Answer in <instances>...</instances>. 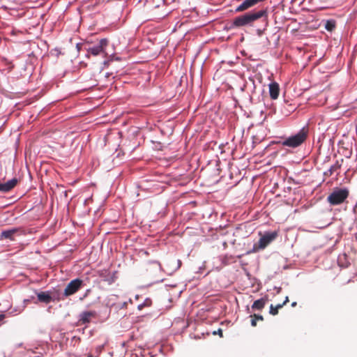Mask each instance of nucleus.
I'll list each match as a JSON object with an SVG mask.
<instances>
[{
    "label": "nucleus",
    "mask_w": 357,
    "mask_h": 357,
    "mask_svg": "<svg viewBox=\"0 0 357 357\" xmlns=\"http://www.w3.org/2000/svg\"><path fill=\"white\" fill-rule=\"evenodd\" d=\"M263 18L264 22H267V12L265 10H260L257 12L246 13L240 16L236 17L231 24L230 28H239L245 26H252L253 23Z\"/></svg>",
    "instance_id": "1"
},
{
    "label": "nucleus",
    "mask_w": 357,
    "mask_h": 357,
    "mask_svg": "<svg viewBox=\"0 0 357 357\" xmlns=\"http://www.w3.org/2000/svg\"><path fill=\"white\" fill-rule=\"evenodd\" d=\"M307 130L303 128L297 134L284 140L282 144L284 146L296 148L301 146L307 139Z\"/></svg>",
    "instance_id": "2"
},
{
    "label": "nucleus",
    "mask_w": 357,
    "mask_h": 357,
    "mask_svg": "<svg viewBox=\"0 0 357 357\" xmlns=\"http://www.w3.org/2000/svg\"><path fill=\"white\" fill-rule=\"evenodd\" d=\"M349 191L347 188H335L328 196V202L333 206L342 204L349 197Z\"/></svg>",
    "instance_id": "3"
},
{
    "label": "nucleus",
    "mask_w": 357,
    "mask_h": 357,
    "mask_svg": "<svg viewBox=\"0 0 357 357\" xmlns=\"http://www.w3.org/2000/svg\"><path fill=\"white\" fill-rule=\"evenodd\" d=\"M278 236V232L277 231L266 232L265 234L259 238L258 243L254 244L252 250L248 251V254L257 252L260 250H264L270 243L274 241Z\"/></svg>",
    "instance_id": "4"
},
{
    "label": "nucleus",
    "mask_w": 357,
    "mask_h": 357,
    "mask_svg": "<svg viewBox=\"0 0 357 357\" xmlns=\"http://www.w3.org/2000/svg\"><path fill=\"white\" fill-rule=\"evenodd\" d=\"M83 281L80 279L71 280L64 289L63 295L66 297L75 294L82 286Z\"/></svg>",
    "instance_id": "5"
},
{
    "label": "nucleus",
    "mask_w": 357,
    "mask_h": 357,
    "mask_svg": "<svg viewBox=\"0 0 357 357\" xmlns=\"http://www.w3.org/2000/svg\"><path fill=\"white\" fill-rule=\"evenodd\" d=\"M108 45V40L106 38L101 39L98 44L87 49L88 53L93 54V56H98L102 52Z\"/></svg>",
    "instance_id": "6"
},
{
    "label": "nucleus",
    "mask_w": 357,
    "mask_h": 357,
    "mask_svg": "<svg viewBox=\"0 0 357 357\" xmlns=\"http://www.w3.org/2000/svg\"><path fill=\"white\" fill-rule=\"evenodd\" d=\"M96 315V312H92V311L83 312L79 316V325H83V324L90 323L91 318L95 317Z\"/></svg>",
    "instance_id": "7"
},
{
    "label": "nucleus",
    "mask_w": 357,
    "mask_h": 357,
    "mask_svg": "<svg viewBox=\"0 0 357 357\" xmlns=\"http://www.w3.org/2000/svg\"><path fill=\"white\" fill-rule=\"evenodd\" d=\"M20 231H22L21 228H13L11 229L4 230L1 232V238L14 241V235L19 233Z\"/></svg>",
    "instance_id": "8"
},
{
    "label": "nucleus",
    "mask_w": 357,
    "mask_h": 357,
    "mask_svg": "<svg viewBox=\"0 0 357 357\" xmlns=\"http://www.w3.org/2000/svg\"><path fill=\"white\" fill-rule=\"evenodd\" d=\"M269 94L273 100L278 98L280 93L279 84L277 82H272L269 84Z\"/></svg>",
    "instance_id": "9"
},
{
    "label": "nucleus",
    "mask_w": 357,
    "mask_h": 357,
    "mask_svg": "<svg viewBox=\"0 0 357 357\" xmlns=\"http://www.w3.org/2000/svg\"><path fill=\"white\" fill-rule=\"evenodd\" d=\"M38 300L46 304L50 303L52 301L51 293L50 291H40L37 294Z\"/></svg>",
    "instance_id": "10"
},
{
    "label": "nucleus",
    "mask_w": 357,
    "mask_h": 357,
    "mask_svg": "<svg viewBox=\"0 0 357 357\" xmlns=\"http://www.w3.org/2000/svg\"><path fill=\"white\" fill-rule=\"evenodd\" d=\"M267 298H261L255 301L252 305V309L261 310L264 307Z\"/></svg>",
    "instance_id": "11"
},
{
    "label": "nucleus",
    "mask_w": 357,
    "mask_h": 357,
    "mask_svg": "<svg viewBox=\"0 0 357 357\" xmlns=\"http://www.w3.org/2000/svg\"><path fill=\"white\" fill-rule=\"evenodd\" d=\"M341 165L339 164V162L337 161L334 165H333L330 169L328 170V172H325V175L326 176H331L335 172L338 170L340 168Z\"/></svg>",
    "instance_id": "12"
},
{
    "label": "nucleus",
    "mask_w": 357,
    "mask_h": 357,
    "mask_svg": "<svg viewBox=\"0 0 357 357\" xmlns=\"http://www.w3.org/2000/svg\"><path fill=\"white\" fill-rule=\"evenodd\" d=\"M336 22L333 20H327L325 24V29L328 31H333L335 28Z\"/></svg>",
    "instance_id": "13"
},
{
    "label": "nucleus",
    "mask_w": 357,
    "mask_h": 357,
    "mask_svg": "<svg viewBox=\"0 0 357 357\" xmlns=\"http://www.w3.org/2000/svg\"><path fill=\"white\" fill-rule=\"evenodd\" d=\"M152 302L151 299H146L143 304L138 305V309L142 310L144 306H150Z\"/></svg>",
    "instance_id": "14"
},
{
    "label": "nucleus",
    "mask_w": 357,
    "mask_h": 357,
    "mask_svg": "<svg viewBox=\"0 0 357 357\" xmlns=\"http://www.w3.org/2000/svg\"><path fill=\"white\" fill-rule=\"evenodd\" d=\"M269 313L273 316L278 314V310L273 305H271Z\"/></svg>",
    "instance_id": "15"
},
{
    "label": "nucleus",
    "mask_w": 357,
    "mask_h": 357,
    "mask_svg": "<svg viewBox=\"0 0 357 357\" xmlns=\"http://www.w3.org/2000/svg\"><path fill=\"white\" fill-rule=\"evenodd\" d=\"M250 317H254L257 321H264V317L262 315L254 314L250 315Z\"/></svg>",
    "instance_id": "16"
},
{
    "label": "nucleus",
    "mask_w": 357,
    "mask_h": 357,
    "mask_svg": "<svg viewBox=\"0 0 357 357\" xmlns=\"http://www.w3.org/2000/svg\"><path fill=\"white\" fill-rule=\"evenodd\" d=\"M257 320L254 317H251V326L255 327L257 326Z\"/></svg>",
    "instance_id": "17"
},
{
    "label": "nucleus",
    "mask_w": 357,
    "mask_h": 357,
    "mask_svg": "<svg viewBox=\"0 0 357 357\" xmlns=\"http://www.w3.org/2000/svg\"><path fill=\"white\" fill-rule=\"evenodd\" d=\"M284 305L282 303L278 304L275 305V307L279 310V309H281Z\"/></svg>",
    "instance_id": "18"
},
{
    "label": "nucleus",
    "mask_w": 357,
    "mask_h": 357,
    "mask_svg": "<svg viewBox=\"0 0 357 357\" xmlns=\"http://www.w3.org/2000/svg\"><path fill=\"white\" fill-rule=\"evenodd\" d=\"M288 302H289V297H288V296H287V297L285 298V300H284V302H283V304L285 305Z\"/></svg>",
    "instance_id": "19"
},
{
    "label": "nucleus",
    "mask_w": 357,
    "mask_h": 357,
    "mask_svg": "<svg viewBox=\"0 0 357 357\" xmlns=\"http://www.w3.org/2000/svg\"><path fill=\"white\" fill-rule=\"evenodd\" d=\"M81 46H82V44H80V43L77 44L76 47H77L78 51L80 50Z\"/></svg>",
    "instance_id": "20"
},
{
    "label": "nucleus",
    "mask_w": 357,
    "mask_h": 357,
    "mask_svg": "<svg viewBox=\"0 0 357 357\" xmlns=\"http://www.w3.org/2000/svg\"><path fill=\"white\" fill-rule=\"evenodd\" d=\"M296 305H297L296 302H293V303H291V306H292V307H295V306H296Z\"/></svg>",
    "instance_id": "21"
},
{
    "label": "nucleus",
    "mask_w": 357,
    "mask_h": 357,
    "mask_svg": "<svg viewBox=\"0 0 357 357\" xmlns=\"http://www.w3.org/2000/svg\"><path fill=\"white\" fill-rule=\"evenodd\" d=\"M257 31H258V35L261 36L262 33L260 29H258Z\"/></svg>",
    "instance_id": "22"
},
{
    "label": "nucleus",
    "mask_w": 357,
    "mask_h": 357,
    "mask_svg": "<svg viewBox=\"0 0 357 357\" xmlns=\"http://www.w3.org/2000/svg\"><path fill=\"white\" fill-rule=\"evenodd\" d=\"M218 334H220V336H222V331H221L220 329L219 330Z\"/></svg>",
    "instance_id": "23"
},
{
    "label": "nucleus",
    "mask_w": 357,
    "mask_h": 357,
    "mask_svg": "<svg viewBox=\"0 0 357 357\" xmlns=\"http://www.w3.org/2000/svg\"><path fill=\"white\" fill-rule=\"evenodd\" d=\"M218 334H220V336H222V331H221L220 329L219 330Z\"/></svg>",
    "instance_id": "24"
},
{
    "label": "nucleus",
    "mask_w": 357,
    "mask_h": 357,
    "mask_svg": "<svg viewBox=\"0 0 357 357\" xmlns=\"http://www.w3.org/2000/svg\"><path fill=\"white\" fill-rule=\"evenodd\" d=\"M3 318V315L0 314V321Z\"/></svg>",
    "instance_id": "25"
},
{
    "label": "nucleus",
    "mask_w": 357,
    "mask_h": 357,
    "mask_svg": "<svg viewBox=\"0 0 357 357\" xmlns=\"http://www.w3.org/2000/svg\"><path fill=\"white\" fill-rule=\"evenodd\" d=\"M102 347H102H99L98 350H100V349H101Z\"/></svg>",
    "instance_id": "26"
},
{
    "label": "nucleus",
    "mask_w": 357,
    "mask_h": 357,
    "mask_svg": "<svg viewBox=\"0 0 357 357\" xmlns=\"http://www.w3.org/2000/svg\"><path fill=\"white\" fill-rule=\"evenodd\" d=\"M102 347H102H99L98 350H100V349H101Z\"/></svg>",
    "instance_id": "27"
},
{
    "label": "nucleus",
    "mask_w": 357,
    "mask_h": 357,
    "mask_svg": "<svg viewBox=\"0 0 357 357\" xmlns=\"http://www.w3.org/2000/svg\"><path fill=\"white\" fill-rule=\"evenodd\" d=\"M88 357H93V356L92 355H89Z\"/></svg>",
    "instance_id": "28"
}]
</instances>
